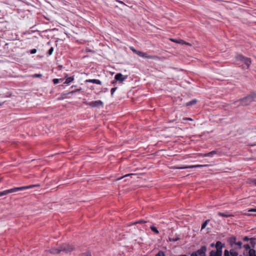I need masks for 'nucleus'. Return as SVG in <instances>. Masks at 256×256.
I'll return each instance as SVG.
<instances>
[{"mask_svg":"<svg viewBox=\"0 0 256 256\" xmlns=\"http://www.w3.org/2000/svg\"><path fill=\"white\" fill-rule=\"evenodd\" d=\"M242 240L244 241V242H248V241H250V238L248 236H244V237L242 238Z\"/></svg>","mask_w":256,"mask_h":256,"instance_id":"34","label":"nucleus"},{"mask_svg":"<svg viewBox=\"0 0 256 256\" xmlns=\"http://www.w3.org/2000/svg\"><path fill=\"white\" fill-rule=\"evenodd\" d=\"M32 78H40L42 76V74H32Z\"/></svg>","mask_w":256,"mask_h":256,"instance_id":"37","label":"nucleus"},{"mask_svg":"<svg viewBox=\"0 0 256 256\" xmlns=\"http://www.w3.org/2000/svg\"><path fill=\"white\" fill-rule=\"evenodd\" d=\"M8 44H5V46H8Z\"/></svg>","mask_w":256,"mask_h":256,"instance_id":"54","label":"nucleus"},{"mask_svg":"<svg viewBox=\"0 0 256 256\" xmlns=\"http://www.w3.org/2000/svg\"><path fill=\"white\" fill-rule=\"evenodd\" d=\"M230 254L231 256H238V253L234 249H231L230 250Z\"/></svg>","mask_w":256,"mask_h":256,"instance_id":"26","label":"nucleus"},{"mask_svg":"<svg viewBox=\"0 0 256 256\" xmlns=\"http://www.w3.org/2000/svg\"><path fill=\"white\" fill-rule=\"evenodd\" d=\"M68 94H68V93H62V94H61V96H62V98H59V99H60V100H62V99H64V98H66V96H67Z\"/></svg>","mask_w":256,"mask_h":256,"instance_id":"40","label":"nucleus"},{"mask_svg":"<svg viewBox=\"0 0 256 256\" xmlns=\"http://www.w3.org/2000/svg\"><path fill=\"white\" fill-rule=\"evenodd\" d=\"M170 40L172 42H176H176L178 41V40L176 39H173V38H171L170 39Z\"/></svg>","mask_w":256,"mask_h":256,"instance_id":"47","label":"nucleus"},{"mask_svg":"<svg viewBox=\"0 0 256 256\" xmlns=\"http://www.w3.org/2000/svg\"><path fill=\"white\" fill-rule=\"evenodd\" d=\"M218 215L220 216H222L224 218H228L232 216V214H229L228 212H218Z\"/></svg>","mask_w":256,"mask_h":256,"instance_id":"17","label":"nucleus"},{"mask_svg":"<svg viewBox=\"0 0 256 256\" xmlns=\"http://www.w3.org/2000/svg\"><path fill=\"white\" fill-rule=\"evenodd\" d=\"M252 182L254 184V185L256 186V178H254L253 180H252Z\"/></svg>","mask_w":256,"mask_h":256,"instance_id":"46","label":"nucleus"},{"mask_svg":"<svg viewBox=\"0 0 256 256\" xmlns=\"http://www.w3.org/2000/svg\"><path fill=\"white\" fill-rule=\"evenodd\" d=\"M178 256H188L185 254H182L179 255Z\"/></svg>","mask_w":256,"mask_h":256,"instance_id":"51","label":"nucleus"},{"mask_svg":"<svg viewBox=\"0 0 256 256\" xmlns=\"http://www.w3.org/2000/svg\"><path fill=\"white\" fill-rule=\"evenodd\" d=\"M250 243L252 248H254L256 246V238L254 237L250 238Z\"/></svg>","mask_w":256,"mask_h":256,"instance_id":"16","label":"nucleus"},{"mask_svg":"<svg viewBox=\"0 0 256 256\" xmlns=\"http://www.w3.org/2000/svg\"><path fill=\"white\" fill-rule=\"evenodd\" d=\"M155 256H166V254L164 252L160 250L158 253L155 255Z\"/></svg>","mask_w":256,"mask_h":256,"instance_id":"32","label":"nucleus"},{"mask_svg":"<svg viewBox=\"0 0 256 256\" xmlns=\"http://www.w3.org/2000/svg\"><path fill=\"white\" fill-rule=\"evenodd\" d=\"M60 252H63L65 253H68L72 252L74 249V247L72 245H70L67 244H62L60 246Z\"/></svg>","mask_w":256,"mask_h":256,"instance_id":"7","label":"nucleus"},{"mask_svg":"<svg viewBox=\"0 0 256 256\" xmlns=\"http://www.w3.org/2000/svg\"><path fill=\"white\" fill-rule=\"evenodd\" d=\"M210 222V220H205L202 224L201 230L205 228Z\"/></svg>","mask_w":256,"mask_h":256,"instance_id":"25","label":"nucleus"},{"mask_svg":"<svg viewBox=\"0 0 256 256\" xmlns=\"http://www.w3.org/2000/svg\"><path fill=\"white\" fill-rule=\"evenodd\" d=\"M12 94H10L6 96H3L2 97H10L11 96Z\"/></svg>","mask_w":256,"mask_h":256,"instance_id":"50","label":"nucleus"},{"mask_svg":"<svg viewBox=\"0 0 256 256\" xmlns=\"http://www.w3.org/2000/svg\"><path fill=\"white\" fill-rule=\"evenodd\" d=\"M228 242L232 247L234 244L236 245V246L234 248L235 249L240 250L242 247V242L240 240L236 242V237L234 236L228 238Z\"/></svg>","mask_w":256,"mask_h":256,"instance_id":"4","label":"nucleus"},{"mask_svg":"<svg viewBox=\"0 0 256 256\" xmlns=\"http://www.w3.org/2000/svg\"><path fill=\"white\" fill-rule=\"evenodd\" d=\"M240 256H242V255H240Z\"/></svg>","mask_w":256,"mask_h":256,"instance_id":"56","label":"nucleus"},{"mask_svg":"<svg viewBox=\"0 0 256 256\" xmlns=\"http://www.w3.org/2000/svg\"><path fill=\"white\" fill-rule=\"evenodd\" d=\"M48 252L52 254H58L60 252V247L52 248L48 250Z\"/></svg>","mask_w":256,"mask_h":256,"instance_id":"13","label":"nucleus"},{"mask_svg":"<svg viewBox=\"0 0 256 256\" xmlns=\"http://www.w3.org/2000/svg\"><path fill=\"white\" fill-rule=\"evenodd\" d=\"M64 78H54L52 80V82L54 84H58L60 82H64Z\"/></svg>","mask_w":256,"mask_h":256,"instance_id":"20","label":"nucleus"},{"mask_svg":"<svg viewBox=\"0 0 256 256\" xmlns=\"http://www.w3.org/2000/svg\"><path fill=\"white\" fill-rule=\"evenodd\" d=\"M250 212H256V208H251L248 210Z\"/></svg>","mask_w":256,"mask_h":256,"instance_id":"45","label":"nucleus"},{"mask_svg":"<svg viewBox=\"0 0 256 256\" xmlns=\"http://www.w3.org/2000/svg\"><path fill=\"white\" fill-rule=\"evenodd\" d=\"M86 83H93V84H100V85H101L102 84V82L99 80H97V79H88V80H86Z\"/></svg>","mask_w":256,"mask_h":256,"instance_id":"14","label":"nucleus"},{"mask_svg":"<svg viewBox=\"0 0 256 256\" xmlns=\"http://www.w3.org/2000/svg\"><path fill=\"white\" fill-rule=\"evenodd\" d=\"M180 239L179 236H176L174 238H169L168 240L170 242H176Z\"/></svg>","mask_w":256,"mask_h":256,"instance_id":"24","label":"nucleus"},{"mask_svg":"<svg viewBox=\"0 0 256 256\" xmlns=\"http://www.w3.org/2000/svg\"><path fill=\"white\" fill-rule=\"evenodd\" d=\"M209 256H218L217 255V254H216V253L215 252V250H212L210 252V255Z\"/></svg>","mask_w":256,"mask_h":256,"instance_id":"39","label":"nucleus"},{"mask_svg":"<svg viewBox=\"0 0 256 256\" xmlns=\"http://www.w3.org/2000/svg\"><path fill=\"white\" fill-rule=\"evenodd\" d=\"M37 52V50L36 49V48H33V49H32L30 50V51H29V52L30 54H34L36 52Z\"/></svg>","mask_w":256,"mask_h":256,"instance_id":"41","label":"nucleus"},{"mask_svg":"<svg viewBox=\"0 0 256 256\" xmlns=\"http://www.w3.org/2000/svg\"><path fill=\"white\" fill-rule=\"evenodd\" d=\"M130 50H132L134 53L137 54L138 56H140V54H138L139 52H141L140 51L137 50H136L133 46H131L130 48Z\"/></svg>","mask_w":256,"mask_h":256,"instance_id":"31","label":"nucleus"},{"mask_svg":"<svg viewBox=\"0 0 256 256\" xmlns=\"http://www.w3.org/2000/svg\"><path fill=\"white\" fill-rule=\"evenodd\" d=\"M138 54H140V56L141 57L145 58H150V56L148 55V54L147 53L141 52H139Z\"/></svg>","mask_w":256,"mask_h":256,"instance_id":"28","label":"nucleus"},{"mask_svg":"<svg viewBox=\"0 0 256 256\" xmlns=\"http://www.w3.org/2000/svg\"><path fill=\"white\" fill-rule=\"evenodd\" d=\"M230 254V250L228 251V250H225L224 251V256H228Z\"/></svg>","mask_w":256,"mask_h":256,"instance_id":"36","label":"nucleus"},{"mask_svg":"<svg viewBox=\"0 0 256 256\" xmlns=\"http://www.w3.org/2000/svg\"><path fill=\"white\" fill-rule=\"evenodd\" d=\"M64 78H66L65 81L64 82V84H67L68 85L70 84V82H73L74 80V76H70L68 77V76L67 74H66Z\"/></svg>","mask_w":256,"mask_h":256,"instance_id":"12","label":"nucleus"},{"mask_svg":"<svg viewBox=\"0 0 256 256\" xmlns=\"http://www.w3.org/2000/svg\"><path fill=\"white\" fill-rule=\"evenodd\" d=\"M80 256H92L91 253L90 252H86L82 253Z\"/></svg>","mask_w":256,"mask_h":256,"instance_id":"35","label":"nucleus"},{"mask_svg":"<svg viewBox=\"0 0 256 256\" xmlns=\"http://www.w3.org/2000/svg\"><path fill=\"white\" fill-rule=\"evenodd\" d=\"M53 52H54V48L51 47L46 52L47 56H50V55H52Z\"/></svg>","mask_w":256,"mask_h":256,"instance_id":"29","label":"nucleus"},{"mask_svg":"<svg viewBox=\"0 0 256 256\" xmlns=\"http://www.w3.org/2000/svg\"><path fill=\"white\" fill-rule=\"evenodd\" d=\"M4 34L6 36L7 38L10 40H14L16 38V36L15 34H14L13 33L10 31L7 32Z\"/></svg>","mask_w":256,"mask_h":256,"instance_id":"11","label":"nucleus"},{"mask_svg":"<svg viewBox=\"0 0 256 256\" xmlns=\"http://www.w3.org/2000/svg\"><path fill=\"white\" fill-rule=\"evenodd\" d=\"M117 83V81L116 80H113L110 82L111 84L114 85Z\"/></svg>","mask_w":256,"mask_h":256,"instance_id":"43","label":"nucleus"},{"mask_svg":"<svg viewBox=\"0 0 256 256\" xmlns=\"http://www.w3.org/2000/svg\"><path fill=\"white\" fill-rule=\"evenodd\" d=\"M117 89V87H114V88H112L110 91H111V96H113V95H114V92H115V91Z\"/></svg>","mask_w":256,"mask_h":256,"instance_id":"38","label":"nucleus"},{"mask_svg":"<svg viewBox=\"0 0 256 256\" xmlns=\"http://www.w3.org/2000/svg\"><path fill=\"white\" fill-rule=\"evenodd\" d=\"M81 90H82V88H78V89L74 88V90H72V91L68 92V94H74L76 92H80V91H81Z\"/></svg>","mask_w":256,"mask_h":256,"instance_id":"30","label":"nucleus"},{"mask_svg":"<svg viewBox=\"0 0 256 256\" xmlns=\"http://www.w3.org/2000/svg\"><path fill=\"white\" fill-rule=\"evenodd\" d=\"M215 252L218 256H222V250H215Z\"/></svg>","mask_w":256,"mask_h":256,"instance_id":"33","label":"nucleus"},{"mask_svg":"<svg viewBox=\"0 0 256 256\" xmlns=\"http://www.w3.org/2000/svg\"><path fill=\"white\" fill-rule=\"evenodd\" d=\"M196 102H197V100L196 99H194L190 101H189V102H186V106L188 107L191 106L193 105L196 104Z\"/></svg>","mask_w":256,"mask_h":256,"instance_id":"18","label":"nucleus"},{"mask_svg":"<svg viewBox=\"0 0 256 256\" xmlns=\"http://www.w3.org/2000/svg\"><path fill=\"white\" fill-rule=\"evenodd\" d=\"M108 90V89L107 88H104V92H107Z\"/></svg>","mask_w":256,"mask_h":256,"instance_id":"52","label":"nucleus"},{"mask_svg":"<svg viewBox=\"0 0 256 256\" xmlns=\"http://www.w3.org/2000/svg\"><path fill=\"white\" fill-rule=\"evenodd\" d=\"M235 58L237 64H244L248 68H249L252 64L251 59L243 56L242 54H237Z\"/></svg>","mask_w":256,"mask_h":256,"instance_id":"3","label":"nucleus"},{"mask_svg":"<svg viewBox=\"0 0 256 256\" xmlns=\"http://www.w3.org/2000/svg\"><path fill=\"white\" fill-rule=\"evenodd\" d=\"M2 103H0V106H2Z\"/></svg>","mask_w":256,"mask_h":256,"instance_id":"55","label":"nucleus"},{"mask_svg":"<svg viewBox=\"0 0 256 256\" xmlns=\"http://www.w3.org/2000/svg\"><path fill=\"white\" fill-rule=\"evenodd\" d=\"M40 184H32L28 186H23L20 187H16L12 188H10L8 190H4L2 192H0V196H2L6 195H7L10 193L16 192L20 190H24L27 189L32 188L35 187L40 186Z\"/></svg>","mask_w":256,"mask_h":256,"instance_id":"2","label":"nucleus"},{"mask_svg":"<svg viewBox=\"0 0 256 256\" xmlns=\"http://www.w3.org/2000/svg\"><path fill=\"white\" fill-rule=\"evenodd\" d=\"M244 256H256V250L254 248H252L248 252H243Z\"/></svg>","mask_w":256,"mask_h":256,"instance_id":"10","label":"nucleus"},{"mask_svg":"<svg viewBox=\"0 0 256 256\" xmlns=\"http://www.w3.org/2000/svg\"><path fill=\"white\" fill-rule=\"evenodd\" d=\"M150 228L156 234H158L159 233V231L158 230L157 228L155 227L154 226H150Z\"/></svg>","mask_w":256,"mask_h":256,"instance_id":"27","label":"nucleus"},{"mask_svg":"<svg viewBox=\"0 0 256 256\" xmlns=\"http://www.w3.org/2000/svg\"><path fill=\"white\" fill-rule=\"evenodd\" d=\"M176 43L181 44H186V45H188V46L190 45V44L188 42H185L184 40H181V39L178 40Z\"/></svg>","mask_w":256,"mask_h":256,"instance_id":"23","label":"nucleus"},{"mask_svg":"<svg viewBox=\"0 0 256 256\" xmlns=\"http://www.w3.org/2000/svg\"><path fill=\"white\" fill-rule=\"evenodd\" d=\"M146 222V221H145V220H136V221L134 222L133 223H132L130 226H131V225H132V224H145Z\"/></svg>","mask_w":256,"mask_h":256,"instance_id":"22","label":"nucleus"},{"mask_svg":"<svg viewBox=\"0 0 256 256\" xmlns=\"http://www.w3.org/2000/svg\"><path fill=\"white\" fill-rule=\"evenodd\" d=\"M207 248L206 246H202L200 248L190 254V256H206Z\"/></svg>","mask_w":256,"mask_h":256,"instance_id":"5","label":"nucleus"},{"mask_svg":"<svg viewBox=\"0 0 256 256\" xmlns=\"http://www.w3.org/2000/svg\"><path fill=\"white\" fill-rule=\"evenodd\" d=\"M182 120H185V121H188V120L192 121L193 120L190 118H183Z\"/></svg>","mask_w":256,"mask_h":256,"instance_id":"42","label":"nucleus"},{"mask_svg":"<svg viewBox=\"0 0 256 256\" xmlns=\"http://www.w3.org/2000/svg\"><path fill=\"white\" fill-rule=\"evenodd\" d=\"M242 248H243L244 250V252H248L252 248L249 244H244L242 246Z\"/></svg>","mask_w":256,"mask_h":256,"instance_id":"21","label":"nucleus"},{"mask_svg":"<svg viewBox=\"0 0 256 256\" xmlns=\"http://www.w3.org/2000/svg\"><path fill=\"white\" fill-rule=\"evenodd\" d=\"M84 104L86 106H90L92 108H98L100 107H103L104 106V102L100 100L92 101L90 102H85Z\"/></svg>","mask_w":256,"mask_h":256,"instance_id":"6","label":"nucleus"},{"mask_svg":"<svg viewBox=\"0 0 256 256\" xmlns=\"http://www.w3.org/2000/svg\"><path fill=\"white\" fill-rule=\"evenodd\" d=\"M134 174H127L125 175V176H124V177H126V176H132V175H134Z\"/></svg>","mask_w":256,"mask_h":256,"instance_id":"49","label":"nucleus"},{"mask_svg":"<svg viewBox=\"0 0 256 256\" xmlns=\"http://www.w3.org/2000/svg\"><path fill=\"white\" fill-rule=\"evenodd\" d=\"M210 246L212 248H214V246L216 247V244H214V243H212Z\"/></svg>","mask_w":256,"mask_h":256,"instance_id":"48","label":"nucleus"},{"mask_svg":"<svg viewBox=\"0 0 256 256\" xmlns=\"http://www.w3.org/2000/svg\"><path fill=\"white\" fill-rule=\"evenodd\" d=\"M115 0V1H116V2H118L120 3V4H124V5H126V4H124V3L123 2L121 1V0Z\"/></svg>","mask_w":256,"mask_h":256,"instance_id":"44","label":"nucleus"},{"mask_svg":"<svg viewBox=\"0 0 256 256\" xmlns=\"http://www.w3.org/2000/svg\"><path fill=\"white\" fill-rule=\"evenodd\" d=\"M216 154H217V152L216 150H212L209 152L204 154V156L212 157Z\"/></svg>","mask_w":256,"mask_h":256,"instance_id":"19","label":"nucleus"},{"mask_svg":"<svg viewBox=\"0 0 256 256\" xmlns=\"http://www.w3.org/2000/svg\"><path fill=\"white\" fill-rule=\"evenodd\" d=\"M256 101V94L251 92L247 96L234 101L232 104L236 105L237 107L242 106H246L250 104L253 102Z\"/></svg>","mask_w":256,"mask_h":256,"instance_id":"1","label":"nucleus"},{"mask_svg":"<svg viewBox=\"0 0 256 256\" xmlns=\"http://www.w3.org/2000/svg\"><path fill=\"white\" fill-rule=\"evenodd\" d=\"M208 165H194V166H174L173 168L174 169H178V170H182V169H187V168H202L204 166H206Z\"/></svg>","mask_w":256,"mask_h":256,"instance_id":"8","label":"nucleus"},{"mask_svg":"<svg viewBox=\"0 0 256 256\" xmlns=\"http://www.w3.org/2000/svg\"><path fill=\"white\" fill-rule=\"evenodd\" d=\"M225 246V244L222 243L220 241H217L216 244V250H222V248Z\"/></svg>","mask_w":256,"mask_h":256,"instance_id":"15","label":"nucleus"},{"mask_svg":"<svg viewBox=\"0 0 256 256\" xmlns=\"http://www.w3.org/2000/svg\"><path fill=\"white\" fill-rule=\"evenodd\" d=\"M128 76H124L121 73H117L114 76L115 80L120 82H122L126 80Z\"/></svg>","mask_w":256,"mask_h":256,"instance_id":"9","label":"nucleus"},{"mask_svg":"<svg viewBox=\"0 0 256 256\" xmlns=\"http://www.w3.org/2000/svg\"><path fill=\"white\" fill-rule=\"evenodd\" d=\"M76 86H72L70 87V88H74L76 87Z\"/></svg>","mask_w":256,"mask_h":256,"instance_id":"53","label":"nucleus"}]
</instances>
